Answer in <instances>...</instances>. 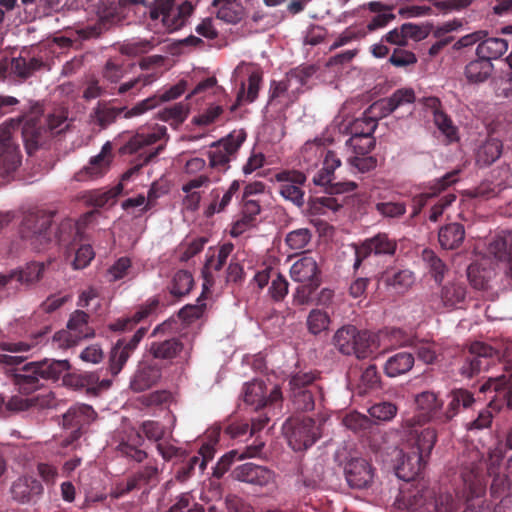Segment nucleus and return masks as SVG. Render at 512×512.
<instances>
[{
	"label": "nucleus",
	"instance_id": "1",
	"mask_svg": "<svg viewBox=\"0 0 512 512\" xmlns=\"http://www.w3.org/2000/svg\"><path fill=\"white\" fill-rule=\"evenodd\" d=\"M65 118L60 115H49L44 121L40 116L31 114L25 117L23 124L11 119L0 125V167L8 175L14 172L21 163L19 145L15 135L20 131L25 149L29 155L37 150L42 141L43 133L47 130L58 134L64 129L61 127Z\"/></svg>",
	"mask_w": 512,
	"mask_h": 512
},
{
	"label": "nucleus",
	"instance_id": "2",
	"mask_svg": "<svg viewBox=\"0 0 512 512\" xmlns=\"http://www.w3.org/2000/svg\"><path fill=\"white\" fill-rule=\"evenodd\" d=\"M409 451L399 450L395 473L399 479L410 482L422 472L437 442V430L432 427L420 433L402 432Z\"/></svg>",
	"mask_w": 512,
	"mask_h": 512
},
{
	"label": "nucleus",
	"instance_id": "3",
	"mask_svg": "<svg viewBox=\"0 0 512 512\" xmlns=\"http://www.w3.org/2000/svg\"><path fill=\"white\" fill-rule=\"evenodd\" d=\"M35 345L34 342L26 341L2 342L0 344L2 351L15 354L0 353V365L5 366V373L17 391L25 395H29L43 386L34 362L19 367L27 357L18 354L30 351Z\"/></svg>",
	"mask_w": 512,
	"mask_h": 512
},
{
	"label": "nucleus",
	"instance_id": "4",
	"mask_svg": "<svg viewBox=\"0 0 512 512\" xmlns=\"http://www.w3.org/2000/svg\"><path fill=\"white\" fill-rule=\"evenodd\" d=\"M341 165V160L334 151L328 150L323 160V166L313 177V183L317 186L325 187V191L330 196L316 197L311 199L310 210L314 214H325L327 210L338 211L343 203L337 198L332 197L335 194L352 192L357 188L353 181L333 182L334 171Z\"/></svg>",
	"mask_w": 512,
	"mask_h": 512
},
{
	"label": "nucleus",
	"instance_id": "5",
	"mask_svg": "<svg viewBox=\"0 0 512 512\" xmlns=\"http://www.w3.org/2000/svg\"><path fill=\"white\" fill-rule=\"evenodd\" d=\"M163 138H168L167 128L163 125H156L150 132H138L132 136L124 145L119 148L121 155L140 153V162L134 164L122 175L123 181H129L134 175L138 174L140 169L155 158L164 148L159 145L151 151L146 148L155 144Z\"/></svg>",
	"mask_w": 512,
	"mask_h": 512
},
{
	"label": "nucleus",
	"instance_id": "6",
	"mask_svg": "<svg viewBox=\"0 0 512 512\" xmlns=\"http://www.w3.org/2000/svg\"><path fill=\"white\" fill-rule=\"evenodd\" d=\"M319 372L298 371L288 379V399L297 411H312L324 398L323 388L318 382Z\"/></svg>",
	"mask_w": 512,
	"mask_h": 512
},
{
	"label": "nucleus",
	"instance_id": "7",
	"mask_svg": "<svg viewBox=\"0 0 512 512\" xmlns=\"http://www.w3.org/2000/svg\"><path fill=\"white\" fill-rule=\"evenodd\" d=\"M418 414L404 419L401 423L402 432L420 433V428L430 421L441 423L443 414V401L432 391H423L415 396Z\"/></svg>",
	"mask_w": 512,
	"mask_h": 512
},
{
	"label": "nucleus",
	"instance_id": "8",
	"mask_svg": "<svg viewBox=\"0 0 512 512\" xmlns=\"http://www.w3.org/2000/svg\"><path fill=\"white\" fill-rule=\"evenodd\" d=\"M53 214L44 211L27 213L22 221L20 234L35 250H42L53 240L51 226Z\"/></svg>",
	"mask_w": 512,
	"mask_h": 512
},
{
	"label": "nucleus",
	"instance_id": "9",
	"mask_svg": "<svg viewBox=\"0 0 512 512\" xmlns=\"http://www.w3.org/2000/svg\"><path fill=\"white\" fill-rule=\"evenodd\" d=\"M335 347L344 355H355L358 359L367 358L371 353L372 338L367 331H359L353 325H344L334 336Z\"/></svg>",
	"mask_w": 512,
	"mask_h": 512
},
{
	"label": "nucleus",
	"instance_id": "10",
	"mask_svg": "<svg viewBox=\"0 0 512 512\" xmlns=\"http://www.w3.org/2000/svg\"><path fill=\"white\" fill-rule=\"evenodd\" d=\"M498 356V350L491 345L482 341H474L463 353L458 369L459 374L464 378H472L481 371L487 370Z\"/></svg>",
	"mask_w": 512,
	"mask_h": 512
},
{
	"label": "nucleus",
	"instance_id": "11",
	"mask_svg": "<svg viewBox=\"0 0 512 512\" xmlns=\"http://www.w3.org/2000/svg\"><path fill=\"white\" fill-rule=\"evenodd\" d=\"M283 433L294 451L306 450L320 437L319 427L310 417L289 418L283 424Z\"/></svg>",
	"mask_w": 512,
	"mask_h": 512
},
{
	"label": "nucleus",
	"instance_id": "12",
	"mask_svg": "<svg viewBox=\"0 0 512 512\" xmlns=\"http://www.w3.org/2000/svg\"><path fill=\"white\" fill-rule=\"evenodd\" d=\"M246 136L244 130L233 131L225 138L214 142L208 151L210 167L220 172L227 171L230 168V162L236 159Z\"/></svg>",
	"mask_w": 512,
	"mask_h": 512
},
{
	"label": "nucleus",
	"instance_id": "13",
	"mask_svg": "<svg viewBox=\"0 0 512 512\" xmlns=\"http://www.w3.org/2000/svg\"><path fill=\"white\" fill-rule=\"evenodd\" d=\"M65 386L80 391L89 397H97L110 389L112 380L102 376V370L66 373Z\"/></svg>",
	"mask_w": 512,
	"mask_h": 512
},
{
	"label": "nucleus",
	"instance_id": "14",
	"mask_svg": "<svg viewBox=\"0 0 512 512\" xmlns=\"http://www.w3.org/2000/svg\"><path fill=\"white\" fill-rule=\"evenodd\" d=\"M159 473L157 461L151 459L126 480L116 483L111 495L113 498L119 499L134 490L154 487L159 482Z\"/></svg>",
	"mask_w": 512,
	"mask_h": 512
},
{
	"label": "nucleus",
	"instance_id": "15",
	"mask_svg": "<svg viewBox=\"0 0 512 512\" xmlns=\"http://www.w3.org/2000/svg\"><path fill=\"white\" fill-rule=\"evenodd\" d=\"M467 287L461 282H447L428 298L429 307L436 312L462 309L466 305Z\"/></svg>",
	"mask_w": 512,
	"mask_h": 512
},
{
	"label": "nucleus",
	"instance_id": "16",
	"mask_svg": "<svg viewBox=\"0 0 512 512\" xmlns=\"http://www.w3.org/2000/svg\"><path fill=\"white\" fill-rule=\"evenodd\" d=\"M175 0H155L154 6L150 11L152 19L162 17L163 24L170 31H175L184 26L186 20L193 11L190 2H184L178 7L174 6Z\"/></svg>",
	"mask_w": 512,
	"mask_h": 512
},
{
	"label": "nucleus",
	"instance_id": "17",
	"mask_svg": "<svg viewBox=\"0 0 512 512\" xmlns=\"http://www.w3.org/2000/svg\"><path fill=\"white\" fill-rule=\"evenodd\" d=\"M463 481V495L466 497L467 506L463 512H487L480 504L475 507L471 501L482 497L485 493V480L483 468L476 463L463 466L461 470Z\"/></svg>",
	"mask_w": 512,
	"mask_h": 512
},
{
	"label": "nucleus",
	"instance_id": "18",
	"mask_svg": "<svg viewBox=\"0 0 512 512\" xmlns=\"http://www.w3.org/2000/svg\"><path fill=\"white\" fill-rule=\"evenodd\" d=\"M89 315L82 311H74L68 320V330H61L55 333L53 340L61 348L74 346L78 340L89 338L94 335L93 329L89 326Z\"/></svg>",
	"mask_w": 512,
	"mask_h": 512
},
{
	"label": "nucleus",
	"instance_id": "19",
	"mask_svg": "<svg viewBox=\"0 0 512 512\" xmlns=\"http://www.w3.org/2000/svg\"><path fill=\"white\" fill-rule=\"evenodd\" d=\"M278 183V192L294 205L302 207L304 204L303 186L307 180L306 175L298 170H282L274 175Z\"/></svg>",
	"mask_w": 512,
	"mask_h": 512
},
{
	"label": "nucleus",
	"instance_id": "20",
	"mask_svg": "<svg viewBox=\"0 0 512 512\" xmlns=\"http://www.w3.org/2000/svg\"><path fill=\"white\" fill-rule=\"evenodd\" d=\"M147 331V327H140L132 336L117 340L111 349L109 357V371L112 376L120 373Z\"/></svg>",
	"mask_w": 512,
	"mask_h": 512
},
{
	"label": "nucleus",
	"instance_id": "21",
	"mask_svg": "<svg viewBox=\"0 0 512 512\" xmlns=\"http://www.w3.org/2000/svg\"><path fill=\"white\" fill-rule=\"evenodd\" d=\"M397 249V242L391 239L386 233H378L366 239L355 250L354 269H358L364 259L370 255L392 256Z\"/></svg>",
	"mask_w": 512,
	"mask_h": 512
},
{
	"label": "nucleus",
	"instance_id": "22",
	"mask_svg": "<svg viewBox=\"0 0 512 512\" xmlns=\"http://www.w3.org/2000/svg\"><path fill=\"white\" fill-rule=\"evenodd\" d=\"M283 399L281 388L275 385L267 395L263 381L254 380L243 387V401L258 411Z\"/></svg>",
	"mask_w": 512,
	"mask_h": 512
},
{
	"label": "nucleus",
	"instance_id": "23",
	"mask_svg": "<svg viewBox=\"0 0 512 512\" xmlns=\"http://www.w3.org/2000/svg\"><path fill=\"white\" fill-rule=\"evenodd\" d=\"M313 72L312 67H298L289 71L284 80L279 82L273 81L270 88V101L288 94L290 91L292 93L299 92Z\"/></svg>",
	"mask_w": 512,
	"mask_h": 512
},
{
	"label": "nucleus",
	"instance_id": "24",
	"mask_svg": "<svg viewBox=\"0 0 512 512\" xmlns=\"http://www.w3.org/2000/svg\"><path fill=\"white\" fill-rule=\"evenodd\" d=\"M479 392L493 393L490 407L500 410L505 405L508 409H512V380H507L505 376L489 378L480 386Z\"/></svg>",
	"mask_w": 512,
	"mask_h": 512
},
{
	"label": "nucleus",
	"instance_id": "25",
	"mask_svg": "<svg viewBox=\"0 0 512 512\" xmlns=\"http://www.w3.org/2000/svg\"><path fill=\"white\" fill-rule=\"evenodd\" d=\"M187 82L184 80L179 81L176 85L165 90L162 94H155L138 103H136L125 114L126 119L143 115L144 113L152 110L163 102L177 99L186 91Z\"/></svg>",
	"mask_w": 512,
	"mask_h": 512
},
{
	"label": "nucleus",
	"instance_id": "26",
	"mask_svg": "<svg viewBox=\"0 0 512 512\" xmlns=\"http://www.w3.org/2000/svg\"><path fill=\"white\" fill-rule=\"evenodd\" d=\"M487 252L503 265L506 276L512 279V231L496 234L488 243Z\"/></svg>",
	"mask_w": 512,
	"mask_h": 512
},
{
	"label": "nucleus",
	"instance_id": "27",
	"mask_svg": "<svg viewBox=\"0 0 512 512\" xmlns=\"http://www.w3.org/2000/svg\"><path fill=\"white\" fill-rule=\"evenodd\" d=\"M344 474L351 488H367L373 480L374 472L371 464L363 458L350 459L345 467Z\"/></svg>",
	"mask_w": 512,
	"mask_h": 512
},
{
	"label": "nucleus",
	"instance_id": "28",
	"mask_svg": "<svg viewBox=\"0 0 512 512\" xmlns=\"http://www.w3.org/2000/svg\"><path fill=\"white\" fill-rule=\"evenodd\" d=\"M458 170L446 173L439 179H436L428 188V191L415 195L412 199L413 211L411 218L417 217L427 203L434 197H437L442 191L458 181Z\"/></svg>",
	"mask_w": 512,
	"mask_h": 512
},
{
	"label": "nucleus",
	"instance_id": "29",
	"mask_svg": "<svg viewBox=\"0 0 512 512\" xmlns=\"http://www.w3.org/2000/svg\"><path fill=\"white\" fill-rule=\"evenodd\" d=\"M159 308L160 300L157 297H152L144 304L138 306L137 310L131 316L117 319L110 324V329L119 332L131 330L140 322L156 315Z\"/></svg>",
	"mask_w": 512,
	"mask_h": 512
},
{
	"label": "nucleus",
	"instance_id": "30",
	"mask_svg": "<svg viewBox=\"0 0 512 512\" xmlns=\"http://www.w3.org/2000/svg\"><path fill=\"white\" fill-rule=\"evenodd\" d=\"M233 477L241 482L267 486L274 482L275 473L267 467L249 462L237 466L233 470Z\"/></svg>",
	"mask_w": 512,
	"mask_h": 512
},
{
	"label": "nucleus",
	"instance_id": "31",
	"mask_svg": "<svg viewBox=\"0 0 512 512\" xmlns=\"http://www.w3.org/2000/svg\"><path fill=\"white\" fill-rule=\"evenodd\" d=\"M290 276L298 283L321 284V269L312 255L304 254L290 268Z\"/></svg>",
	"mask_w": 512,
	"mask_h": 512
},
{
	"label": "nucleus",
	"instance_id": "32",
	"mask_svg": "<svg viewBox=\"0 0 512 512\" xmlns=\"http://www.w3.org/2000/svg\"><path fill=\"white\" fill-rule=\"evenodd\" d=\"M447 406L444 408L441 417V423H449L456 417L461 409L472 407L476 399L473 393L465 388L452 389L447 395Z\"/></svg>",
	"mask_w": 512,
	"mask_h": 512
},
{
	"label": "nucleus",
	"instance_id": "33",
	"mask_svg": "<svg viewBox=\"0 0 512 512\" xmlns=\"http://www.w3.org/2000/svg\"><path fill=\"white\" fill-rule=\"evenodd\" d=\"M98 213L97 210L87 212L77 223H74L71 219L63 220L54 234L55 241L61 245H69L75 242L80 236L81 229L89 225Z\"/></svg>",
	"mask_w": 512,
	"mask_h": 512
},
{
	"label": "nucleus",
	"instance_id": "34",
	"mask_svg": "<svg viewBox=\"0 0 512 512\" xmlns=\"http://www.w3.org/2000/svg\"><path fill=\"white\" fill-rule=\"evenodd\" d=\"M162 376V370L156 363L142 362L134 372L130 388L134 392H143L158 383Z\"/></svg>",
	"mask_w": 512,
	"mask_h": 512
},
{
	"label": "nucleus",
	"instance_id": "35",
	"mask_svg": "<svg viewBox=\"0 0 512 512\" xmlns=\"http://www.w3.org/2000/svg\"><path fill=\"white\" fill-rule=\"evenodd\" d=\"M111 151L110 142H106L100 153L92 157L89 164L75 174V179L77 181H87L103 176L109 168Z\"/></svg>",
	"mask_w": 512,
	"mask_h": 512
},
{
	"label": "nucleus",
	"instance_id": "36",
	"mask_svg": "<svg viewBox=\"0 0 512 512\" xmlns=\"http://www.w3.org/2000/svg\"><path fill=\"white\" fill-rule=\"evenodd\" d=\"M11 495L14 500L21 504L36 502L43 493L41 481L33 477H21L13 482Z\"/></svg>",
	"mask_w": 512,
	"mask_h": 512
},
{
	"label": "nucleus",
	"instance_id": "37",
	"mask_svg": "<svg viewBox=\"0 0 512 512\" xmlns=\"http://www.w3.org/2000/svg\"><path fill=\"white\" fill-rule=\"evenodd\" d=\"M184 349V344L176 337L152 341L148 347V353L153 359L171 363Z\"/></svg>",
	"mask_w": 512,
	"mask_h": 512
},
{
	"label": "nucleus",
	"instance_id": "38",
	"mask_svg": "<svg viewBox=\"0 0 512 512\" xmlns=\"http://www.w3.org/2000/svg\"><path fill=\"white\" fill-rule=\"evenodd\" d=\"M128 110L127 107L113 106L112 101H99L93 108L90 116L94 124L105 129L114 123L122 114L123 117L126 118L125 114Z\"/></svg>",
	"mask_w": 512,
	"mask_h": 512
},
{
	"label": "nucleus",
	"instance_id": "39",
	"mask_svg": "<svg viewBox=\"0 0 512 512\" xmlns=\"http://www.w3.org/2000/svg\"><path fill=\"white\" fill-rule=\"evenodd\" d=\"M94 414L93 408L87 404L71 407L63 415V427L72 429L73 433L78 434L82 427L90 422Z\"/></svg>",
	"mask_w": 512,
	"mask_h": 512
},
{
	"label": "nucleus",
	"instance_id": "40",
	"mask_svg": "<svg viewBox=\"0 0 512 512\" xmlns=\"http://www.w3.org/2000/svg\"><path fill=\"white\" fill-rule=\"evenodd\" d=\"M465 239V229L460 223L453 222L440 227L438 231V242L444 250H455L459 248Z\"/></svg>",
	"mask_w": 512,
	"mask_h": 512
},
{
	"label": "nucleus",
	"instance_id": "41",
	"mask_svg": "<svg viewBox=\"0 0 512 512\" xmlns=\"http://www.w3.org/2000/svg\"><path fill=\"white\" fill-rule=\"evenodd\" d=\"M233 250L234 245L231 242H227L219 247L217 255L212 254L210 257L207 258L202 271L204 276V289H207V286L212 285L213 283L211 271H220L224 267L227 258L229 257Z\"/></svg>",
	"mask_w": 512,
	"mask_h": 512
},
{
	"label": "nucleus",
	"instance_id": "42",
	"mask_svg": "<svg viewBox=\"0 0 512 512\" xmlns=\"http://www.w3.org/2000/svg\"><path fill=\"white\" fill-rule=\"evenodd\" d=\"M494 70L492 62L477 56L476 59L467 63L464 75L469 83L479 84L487 81Z\"/></svg>",
	"mask_w": 512,
	"mask_h": 512
},
{
	"label": "nucleus",
	"instance_id": "43",
	"mask_svg": "<svg viewBox=\"0 0 512 512\" xmlns=\"http://www.w3.org/2000/svg\"><path fill=\"white\" fill-rule=\"evenodd\" d=\"M461 506L458 497L450 493H439L431 497L420 508L419 512H457Z\"/></svg>",
	"mask_w": 512,
	"mask_h": 512
},
{
	"label": "nucleus",
	"instance_id": "44",
	"mask_svg": "<svg viewBox=\"0 0 512 512\" xmlns=\"http://www.w3.org/2000/svg\"><path fill=\"white\" fill-rule=\"evenodd\" d=\"M41 380L57 381L65 372H68L71 365L68 360H56L45 358L41 361H33Z\"/></svg>",
	"mask_w": 512,
	"mask_h": 512
},
{
	"label": "nucleus",
	"instance_id": "45",
	"mask_svg": "<svg viewBox=\"0 0 512 512\" xmlns=\"http://www.w3.org/2000/svg\"><path fill=\"white\" fill-rule=\"evenodd\" d=\"M508 49V42L503 38H483L476 48V55L492 62L500 58Z\"/></svg>",
	"mask_w": 512,
	"mask_h": 512
},
{
	"label": "nucleus",
	"instance_id": "46",
	"mask_svg": "<svg viewBox=\"0 0 512 512\" xmlns=\"http://www.w3.org/2000/svg\"><path fill=\"white\" fill-rule=\"evenodd\" d=\"M44 269L43 262L29 263L24 268L8 273L10 284L16 282L20 285H31L41 279Z\"/></svg>",
	"mask_w": 512,
	"mask_h": 512
},
{
	"label": "nucleus",
	"instance_id": "47",
	"mask_svg": "<svg viewBox=\"0 0 512 512\" xmlns=\"http://www.w3.org/2000/svg\"><path fill=\"white\" fill-rule=\"evenodd\" d=\"M414 365V356L409 352H399L389 357L384 365L388 377H397L409 372Z\"/></svg>",
	"mask_w": 512,
	"mask_h": 512
},
{
	"label": "nucleus",
	"instance_id": "48",
	"mask_svg": "<svg viewBox=\"0 0 512 512\" xmlns=\"http://www.w3.org/2000/svg\"><path fill=\"white\" fill-rule=\"evenodd\" d=\"M216 16L226 23H237L242 19L243 7L238 0H213Z\"/></svg>",
	"mask_w": 512,
	"mask_h": 512
},
{
	"label": "nucleus",
	"instance_id": "49",
	"mask_svg": "<svg viewBox=\"0 0 512 512\" xmlns=\"http://www.w3.org/2000/svg\"><path fill=\"white\" fill-rule=\"evenodd\" d=\"M242 218L236 221L231 229V235L237 237L242 234L248 226L252 224L256 216L260 213L261 207L257 200L242 199Z\"/></svg>",
	"mask_w": 512,
	"mask_h": 512
},
{
	"label": "nucleus",
	"instance_id": "50",
	"mask_svg": "<svg viewBox=\"0 0 512 512\" xmlns=\"http://www.w3.org/2000/svg\"><path fill=\"white\" fill-rule=\"evenodd\" d=\"M239 189L240 182L238 180H234L221 198L219 189L212 190L211 195L213 200L206 209V216L210 217L215 213L223 212L231 203L233 196L239 191Z\"/></svg>",
	"mask_w": 512,
	"mask_h": 512
},
{
	"label": "nucleus",
	"instance_id": "51",
	"mask_svg": "<svg viewBox=\"0 0 512 512\" xmlns=\"http://www.w3.org/2000/svg\"><path fill=\"white\" fill-rule=\"evenodd\" d=\"M142 442L143 438L141 434L136 433L127 441L120 442L117 446V452L123 457L134 460L137 463H141L148 458V454L139 448Z\"/></svg>",
	"mask_w": 512,
	"mask_h": 512
},
{
	"label": "nucleus",
	"instance_id": "52",
	"mask_svg": "<svg viewBox=\"0 0 512 512\" xmlns=\"http://www.w3.org/2000/svg\"><path fill=\"white\" fill-rule=\"evenodd\" d=\"M422 260L435 282L441 284L445 274L448 272L445 262L431 249L423 250Z\"/></svg>",
	"mask_w": 512,
	"mask_h": 512
},
{
	"label": "nucleus",
	"instance_id": "53",
	"mask_svg": "<svg viewBox=\"0 0 512 512\" xmlns=\"http://www.w3.org/2000/svg\"><path fill=\"white\" fill-rule=\"evenodd\" d=\"M502 153V143L497 139H490L481 145L476 154L479 166H489L494 163Z\"/></svg>",
	"mask_w": 512,
	"mask_h": 512
},
{
	"label": "nucleus",
	"instance_id": "54",
	"mask_svg": "<svg viewBox=\"0 0 512 512\" xmlns=\"http://www.w3.org/2000/svg\"><path fill=\"white\" fill-rule=\"evenodd\" d=\"M158 77V73L155 72L140 74L137 77L118 85L117 95L123 96L128 92H131L132 96H136L144 87L152 84Z\"/></svg>",
	"mask_w": 512,
	"mask_h": 512
},
{
	"label": "nucleus",
	"instance_id": "55",
	"mask_svg": "<svg viewBox=\"0 0 512 512\" xmlns=\"http://www.w3.org/2000/svg\"><path fill=\"white\" fill-rule=\"evenodd\" d=\"M188 113L189 104L179 102L161 110L158 113V117L160 120L168 122L171 126L178 127L186 120Z\"/></svg>",
	"mask_w": 512,
	"mask_h": 512
},
{
	"label": "nucleus",
	"instance_id": "56",
	"mask_svg": "<svg viewBox=\"0 0 512 512\" xmlns=\"http://www.w3.org/2000/svg\"><path fill=\"white\" fill-rule=\"evenodd\" d=\"M126 70L121 58H110L102 68V78L109 87H118L117 84L124 77Z\"/></svg>",
	"mask_w": 512,
	"mask_h": 512
},
{
	"label": "nucleus",
	"instance_id": "57",
	"mask_svg": "<svg viewBox=\"0 0 512 512\" xmlns=\"http://www.w3.org/2000/svg\"><path fill=\"white\" fill-rule=\"evenodd\" d=\"M43 66V61L36 57L26 58L19 56L11 61L12 72L20 78L26 79Z\"/></svg>",
	"mask_w": 512,
	"mask_h": 512
},
{
	"label": "nucleus",
	"instance_id": "58",
	"mask_svg": "<svg viewBox=\"0 0 512 512\" xmlns=\"http://www.w3.org/2000/svg\"><path fill=\"white\" fill-rule=\"evenodd\" d=\"M330 323L331 319L326 311L312 309L308 314L307 328L313 335H318L323 331H327Z\"/></svg>",
	"mask_w": 512,
	"mask_h": 512
},
{
	"label": "nucleus",
	"instance_id": "59",
	"mask_svg": "<svg viewBox=\"0 0 512 512\" xmlns=\"http://www.w3.org/2000/svg\"><path fill=\"white\" fill-rule=\"evenodd\" d=\"M193 284L192 274L186 270H179L172 279L170 292L176 297L185 296L190 292Z\"/></svg>",
	"mask_w": 512,
	"mask_h": 512
},
{
	"label": "nucleus",
	"instance_id": "60",
	"mask_svg": "<svg viewBox=\"0 0 512 512\" xmlns=\"http://www.w3.org/2000/svg\"><path fill=\"white\" fill-rule=\"evenodd\" d=\"M397 412V405L390 401L375 403L368 409L371 418L382 422L391 421L397 415Z\"/></svg>",
	"mask_w": 512,
	"mask_h": 512
},
{
	"label": "nucleus",
	"instance_id": "61",
	"mask_svg": "<svg viewBox=\"0 0 512 512\" xmlns=\"http://www.w3.org/2000/svg\"><path fill=\"white\" fill-rule=\"evenodd\" d=\"M343 424L349 430L355 433H361L371 430L373 423L371 419L361 413L351 412L343 418Z\"/></svg>",
	"mask_w": 512,
	"mask_h": 512
},
{
	"label": "nucleus",
	"instance_id": "62",
	"mask_svg": "<svg viewBox=\"0 0 512 512\" xmlns=\"http://www.w3.org/2000/svg\"><path fill=\"white\" fill-rule=\"evenodd\" d=\"M416 101V95L412 88H400L392 93L390 97H387L386 104L390 105V110L395 111L405 105L413 104Z\"/></svg>",
	"mask_w": 512,
	"mask_h": 512
},
{
	"label": "nucleus",
	"instance_id": "63",
	"mask_svg": "<svg viewBox=\"0 0 512 512\" xmlns=\"http://www.w3.org/2000/svg\"><path fill=\"white\" fill-rule=\"evenodd\" d=\"M376 127V120L365 114L363 117L357 118L351 123L350 134L351 136H373Z\"/></svg>",
	"mask_w": 512,
	"mask_h": 512
},
{
	"label": "nucleus",
	"instance_id": "64",
	"mask_svg": "<svg viewBox=\"0 0 512 512\" xmlns=\"http://www.w3.org/2000/svg\"><path fill=\"white\" fill-rule=\"evenodd\" d=\"M167 512H205V510L203 505L194 502L188 494H184L178 498Z\"/></svg>",
	"mask_w": 512,
	"mask_h": 512
}]
</instances>
